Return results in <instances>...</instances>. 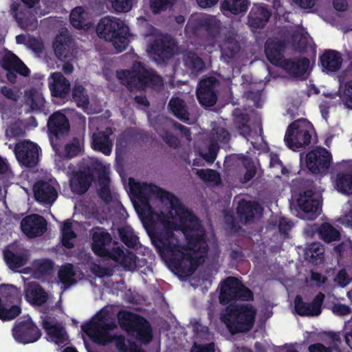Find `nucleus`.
I'll list each match as a JSON object with an SVG mask.
<instances>
[{
	"instance_id": "obj_1",
	"label": "nucleus",
	"mask_w": 352,
	"mask_h": 352,
	"mask_svg": "<svg viewBox=\"0 0 352 352\" xmlns=\"http://www.w3.org/2000/svg\"><path fill=\"white\" fill-rule=\"evenodd\" d=\"M129 185L138 199L136 211L162 228L153 239L161 256L175 268L191 274L207 252L204 231L196 217L174 195L154 184L130 178Z\"/></svg>"
},
{
	"instance_id": "obj_2",
	"label": "nucleus",
	"mask_w": 352,
	"mask_h": 352,
	"mask_svg": "<svg viewBox=\"0 0 352 352\" xmlns=\"http://www.w3.org/2000/svg\"><path fill=\"white\" fill-rule=\"evenodd\" d=\"M116 327V324L109 314L106 310L102 309L89 323L82 325V329L98 344L104 345L114 341L120 352H143L135 344L129 342L126 346L122 336H113L111 331Z\"/></svg>"
},
{
	"instance_id": "obj_3",
	"label": "nucleus",
	"mask_w": 352,
	"mask_h": 352,
	"mask_svg": "<svg viewBox=\"0 0 352 352\" xmlns=\"http://www.w3.org/2000/svg\"><path fill=\"white\" fill-rule=\"evenodd\" d=\"M256 310L249 304L228 307L221 314V320L232 333L250 330L255 320Z\"/></svg>"
},
{
	"instance_id": "obj_4",
	"label": "nucleus",
	"mask_w": 352,
	"mask_h": 352,
	"mask_svg": "<svg viewBox=\"0 0 352 352\" xmlns=\"http://www.w3.org/2000/svg\"><path fill=\"white\" fill-rule=\"evenodd\" d=\"M96 32L98 36L111 42L118 52L123 51L128 45L126 35L129 28L121 19L114 16H106L100 19Z\"/></svg>"
},
{
	"instance_id": "obj_5",
	"label": "nucleus",
	"mask_w": 352,
	"mask_h": 352,
	"mask_svg": "<svg viewBox=\"0 0 352 352\" xmlns=\"http://www.w3.org/2000/svg\"><path fill=\"white\" fill-rule=\"evenodd\" d=\"M117 78L130 89H144L147 85L160 87L162 85V78L151 70L146 68L140 63L133 65L132 70H123L117 72Z\"/></svg>"
},
{
	"instance_id": "obj_6",
	"label": "nucleus",
	"mask_w": 352,
	"mask_h": 352,
	"mask_svg": "<svg viewBox=\"0 0 352 352\" xmlns=\"http://www.w3.org/2000/svg\"><path fill=\"white\" fill-rule=\"evenodd\" d=\"M314 134L312 124L307 119L301 118L289 125L284 140L290 149L296 151L308 145Z\"/></svg>"
},
{
	"instance_id": "obj_7",
	"label": "nucleus",
	"mask_w": 352,
	"mask_h": 352,
	"mask_svg": "<svg viewBox=\"0 0 352 352\" xmlns=\"http://www.w3.org/2000/svg\"><path fill=\"white\" fill-rule=\"evenodd\" d=\"M21 300V292L14 285L0 287V319L10 320L21 313L18 305Z\"/></svg>"
},
{
	"instance_id": "obj_8",
	"label": "nucleus",
	"mask_w": 352,
	"mask_h": 352,
	"mask_svg": "<svg viewBox=\"0 0 352 352\" xmlns=\"http://www.w3.org/2000/svg\"><path fill=\"white\" fill-rule=\"evenodd\" d=\"M118 318L122 329L135 333L142 342L147 343L151 340L150 326L144 318L124 311L119 312Z\"/></svg>"
},
{
	"instance_id": "obj_9",
	"label": "nucleus",
	"mask_w": 352,
	"mask_h": 352,
	"mask_svg": "<svg viewBox=\"0 0 352 352\" xmlns=\"http://www.w3.org/2000/svg\"><path fill=\"white\" fill-rule=\"evenodd\" d=\"M252 298V292L245 287L237 278L228 277L221 285L219 301L222 304L237 299L248 300Z\"/></svg>"
},
{
	"instance_id": "obj_10",
	"label": "nucleus",
	"mask_w": 352,
	"mask_h": 352,
	"mask_svg": "<svg viewBox=\"0 0 352 352\" xmlns=\"http://www.w3.org/2000/svg\"><path fill=\"white\" fill-rule=\"evenodd\" d=\"M331 153L324 148H315L307 154L306 164L309 170L315 174H325L331 163Z\"/></svg>"
},
{
	"instance_id": "obj_11",
	"label": "nucleus",
	"mask_w": 352,
	"mask_h": 352,
	"mask_svg": "<svg viewBox=\"0 0 352 352\" xmlns=\"http://www.w3.org/2000/svg\"><path fill=\"white\" fill-rule=\"evenodd\" d=\"M58 184L55 179L38 181L33 188L35 199L45 206H52L58 197Z\"/></svg>"
},
{
	"instance_id": "obj_12",
	"label": "nucleus",
	"mask_w": 352,
	"mask_h": 352,
	"mask_svg": "<svg viewBox=\"0 0 352 352\" xmlns=\"http://www.w3.org/2000/svg\"><path fill=\"white\" fill-rule=\"evenodd\" d=\"M296 203L299 208L308 215L309 219H314L319 212L321 196L311 190H306L298 195Z\"/></svg>"
},
{
	"instance_id": "obj_13",
	"label": "nucleus",
	"mask_w": 352,
	"mask_h": 352,
	"mask_svg": "<svg viewBox=\"0 0 352 352\" xmlns=\"http://www.w3.org/2000/svg\"><path fill=\"white\" fill-rule=\"evenodd\" d=\"M15 155L21 164L32 167L35 166L38 161L39 148L32 142L23 141L16 144Z\"/></svg>"
},
{
	"instance_id": "obj_14",
	"label": "nucleus",
	"mask_w": 352,
	"mask_h": 352,
	"mask_svg": "<svg viewBox=\"0 0 352 352\" xmlns=\"http://www.w3.org/2000/svg\"><path fill=\"white\" fill-rule=\"evenodd\" d=\"M13 336L17 342L27 344L36 341L41 336V332L28 318L15 325Z\"/></svg>"
},
{
	"instance_id": "obj_15",
	"label": "nucleus",
	"mask_w": 352,
	"mask_h": 352,
	"mask_svg": "<svg viewBox=\"0 0 352 352\" xmlns=\"http://www.w3.org/2000/svg\"><path fill=\"white\" fill-rule=\"evenodd\" d=\"M229 140V133L224 128L218 126L212 129L209 138L208 151L201 153L203 158L207 162H213L221 145L227 143Z\"/></svg>"
},
{
	"instance_id": "obj_16",
	"label": "nucleus",
	"mask_w": 352,
	"mask_h": 352,
	"mask_svg": "<svg viewBox=\"0 0 352 352\" xmlns=\"http://www.w3.org/2000/svg\"><path fill=\"white\" fill-rule=\"evenodd\" d=\"M336 189L342 194H352V161L342 162L335 180Z\"/></svg>"
},
{
	"instance_id": "obj_17",
	"label": "nucleus",
	"mask_w": 352,
	"mask_h": 352,
	"mask_svg": "<svg viewBox=\"0 0 352 352\" xmlns=\"http://www.w3.org/2000/svg\"><path fill=\"white\" fill-rule=\"evenodd\" d=\"M21 228L27 236L33 238L42 235L45 232L47 223L41 216L31 214L22 219Z\"/></svg>"
},
{
	"instance_id": "obj_18",
	"label": "nucleus",
	"mask_w": 352,
	"mask_h": 352,
	"mask_svg": "<svg viewBox=\"0 0 352 352\" xmlns=\"http://www.w3.org/2000/svg\"><path fill=\"white\" fill-rule=\"evenodd\" d=\"M43 325L47 334V340L57 345L66 344L68 337L64 328L54 318L45 316L43 318Z\"/></svg>"
},
{
	"instance_id": "obj_19",
	"label": "nucleus",
	"mask_w": 352,
	"mask_h": 352,
	"mask_svg": "<svg viewBox=\"0 0 352 352\" xmlns=\"http://www.w3.org/2000/svg\"><path fill=\"white\" fill-rule=\"evenodd\" d=\"M1 67L8 72L7 78L9 81L13 82L15 80L14 72H17L23 76H28V68L13 54L6 53L1 60Z\"/></svg>"
},
{
	"instance_id": "obj_20",
	"label": "nucleus",
	"mask_w": 352,
	"mask_h": 352,
	"mask_svg": "<svg viewBox=\"0 0 352 352\" xmlns=\"http://www.w3.org/2000/svg\"><path fill=\"white\" fill-rule=\"evenodd\" d=\"M216 84L217 80L214 77L204 78L200 82L197 96L203 106L210 107L216 102L217 97L214 91Z\"/></svg>"
},
{
	"instance_id": "obj_21",
	"label": "nucleus",
	"mask_w": 352,
	"mask_h": 352,
	"mask_svg": "<svg viewBox=\"0 0 352 352\" xmlns=\"http://www.w3.org/2000/svg\"><path fill=\"white\" fill-rule=\"evenodd\" d=\"M324 295L320 293L314 299L311 303L308 304L302 301V298L297 296L294 300L295 310L300 316H318L321 313V306Z\"/></svg>"
},
{
	"instance_id": "obj_22",
	"label": "nucleus",
	"mask_w": 352,
	"mask_h": 352,
	"mask_svg": "<svg viewBox=\"0 0 352 352\" xmlns=\"http://www.w3.org/2000/svg\"><path fill=\"white\" fill-rule=\"evenodd\" d=\"M73 47V41L67 32H61L56 37L54 43V52L60 60H69L74 56Z\"/></svg>"
},
{
	"instance_id": "obj_23",
	"label": "nucleus",
	"mask_w": 352,
	"mask_h": 352,
	"mask_svg": "<svg viewBox=\"0 0 352 352\" xmlns=\"http://www.w3.org/2000/svg\"><path fill=\"white\" fill-rule=\"evenodd\" d=\"M310 62L307 58L285 59L280 67L288 75L299 77L305 75L309 70Z\"/></svg>"
},
{
	"instance_id": "obj_24",
	"label": "nucleus",
	"mask_w": 352,
	"mask_h": 352,
	"mask_svg": "<svg viewBox=\"0 0 352 352\" xmlns=\"http://www.w3.org/2000/svg\"><path fill=\"white\" fill-rule=\"evenodd\" d=\"M47 126L50 133L56 138L63 136L69 131V122L60 112L54 113L50 117Z\"/></svg>"
},
{
	"instance_id": "obj_25",
	"label": "nucleus",
	"mask_w": 352,
	"mask_h": 352,
	"mask_svg": "<svg viewBox=\"0 0 352 352\" xmlns=\"http://www.w3.org/2000/svg\"><path fill=\"white\" fill-rule=\"evenodd\" d=\"M24 292L26 300L33 305H41L47 299V294L36 282L25 284Z\"/></svg>"
},
{
	"instance_id": "obj_26",
	"label": "nucleus",
	"mask_w": 352,
	"mask_h": 352,
	"mask_svg": "<svg viewBox=\"0 0 352 352\" xmlns=\"http://www.w3.org/2000/svg\"><path fill=\"white\" fill-rule=\"evenodd\" d=\"M69 82L59 72L51 74L49 79V87L54 97H65L69 92Z\"/></svg>"
},
{
	"instance_id": "obj_27",
	"label": "nucleus",
	"mask_w": 352,
	"mask_h": 352,
	"mask_svg": "<svg viewBox=\"0 0 352 352\" xmlns=\"http://www.w3.org/2000/svg\"><path fill=\"white\" fill-rule=\"evenodd\" d=\"M110 234L101 229H97L92 234V250L99 256L109 254L107 245L111 242Z\"/></svg>"
},
{
	"instance_id": "obj_28",
	"label": "nucleus",
	"mask_w": 352,
	"mask_h": 352,
	"mask_svg": "<svg viewBox=\"0 0 352 352\" xmlns=\"http://www.w3.org/2000/svg\"><path fill=\"white\" fill-rule=\"evenodd\" d=\"M284 45L279 41L269 39L265 44V54L268 60L273 65L280 67L283 59L282 52Z\"/></svg>"
},
{
	"instance_id": "obj_29",
	"label": "nucleus",
	"mask_w": 352,
	"mask_h": 352,
	"mask_svg": "<svg viewBox=\"0 0 352 352\" xmlns=\"http://www.w3.org/2000/svg\"><path fill=\"white\" fill-rule=\"evenodd\" d=\"M261 210V208L258 204L241 200L239 203L237 214L241 221L248 223L256 215H260Z\"/></svg>"
},
{
	"instance_id": "obj_30",
	"label": "nucleus",
	"mask_w": 352,
	"mask_h": 352,
	"mask_svg": "<svg viewBox=\"0 0 352 352\" xmlns=\"http://www.w3.org/2000/svg\"><path fill=\"white\" fill-rule=\"evenodd\" d=\"M111 129H107L106 132H97L92 136V147L94 150L99 151L106 155H110L112 149V142L109 138L111 134Z\"/></svg>"
},
{
	"instance_id": "obj_31",
	"label": "nucleus",
	"mask_w": 352,
	"mask_h": 352,
	"mask_svg": "<svg viewBox=\"0 0 352 352\" xmlns=\"http://www.w3.org/2000/svg\"><path fill=\"white\" fill-rule=\"evenodd\" d=\"M110 257L120 263L124 269L132 271L136 267V256L131 252H124L119 248H114L109 254Z\"/></svg>"
},
{
	"instance_id": "obj_32",
	"label": "nucleus",
	"mask_w": 352,
	"mask_h": 352,
	"mask_svg": "<svg viewBox=\"0 0 352 352\" xmlns=\"http://www.w3.org/2000/svg\"><path fill=\"white\" fill-rule=\"evenodd\" d=\"M170 41L164 35H159L148 50L151 56L157 55L159 58L164 59L168 57L170 52Z\"/></svg>"
},
{
	"instance_id": "obj_33",
	"label": "nucleus",
	"mask_w": 352,
	"mask_h": 352,
	"mask_svg": "<svg viewBox=\"0 0 352 352\" xmlns=\"http://www.w3.org/2000/svg\"><path fill=\"white\" fill-rule=\"evenodd\" d=\"M322 67L328 72L338 70L342 63V58L340 53L334 50H327L320 57Z\"/></svg>"
},
{
	"instance_id": "obj_34",
	"label": "nucleus",
	"mask_w": 352,
	"mask_h": 352,
	"mask_svg": "<svg viewBox=\"0 0 352 352\" xmlns=\"http://www.w3.org/2000/svg\"><path fill=\"white\" fill-rule=\"evenodd\" d=\"M4 256L7 264L12 269L21 267L28 259L26 251L16 252L14 246L9 247V249L5 251Z\"/></svg>"
},
{
	"instance_id": "obj_35",
	"label": "nucleus",
	"mask_w": 352,
	"mask_h": 352,
	"mask_svg": "<svg viewBox=\"0 0 352 352\" xmlns=\"http://www.w3.org/2000/svg\"><path fill=\"white\" fill-rule=\"evenodd\" d=\"M70 22L78 29L88 28L91 25L89 12L82 7H76L70 13Z\"/></svg>"
},
{
	"instance_id": "obj_36",
	"label": "nucleus",
	"mask_w": 352,
	"mask_h": 352,
	"mask_svg": "<svg viewBox=\"0 0 352 352\" xmlns=\"http://www.w3.org/2000/svg\"><path fill=\"white\" fill-rule=\"evenodd\" d=\"M270 16V12L261 5H255L249 14L250 25L254 28H261L264 25Z\"/></svg>"
},
{
	"instance_id": "obj_37",
	"label": "nucleus",
	"mask_w": 352,
	"mask_h": 352,
	"mask_svg": "<svg viewBox=\"0 0 352 352\" xmlns=\"http://www.w3.org/2000/svg\"><path fill=\"white\" fill-rule=\"evenodd\" d=\"M82 274L80 272L74 270L71 264H66L61 267L58 272L60 281L64 285L65 289L82 278Z\"/></svg>"
},
{
	"instance_id": "obj_38",
	"label": "nucleus",
	"mask_w": 352,
	"mask_h": 352,
	"mask_svg": "<svg viewBox=\"0 0 352 352\" xmlns=\"http://www.w3.org/2000/svg\"><path fill=\"white\" fill-rule=\"evenodd\" d=\"M169 107L174 115L182 121L190 124L196 121L195 118L189 116L182 100L173 98L169 102Z\"/></svg>"
},
{
	"instance_id": "obj_39",
	"label": "nucleus",
	"mask_w": 352,
	"mask_h": 352,
	"mask_svg": "<svg viewBox=\"0 0 352 352\" xmlns=\"http://www.w3.org/2000/svg\"><path fill=\"white\" fill-rule=\"evenodd\" d=\"M197 24L200 27H206L208 30H216L220 28V22L212 16L199 14L193 16L188 23V27Z\"/></svg>"
},
{
	"instance_id": "obj_40",
	"label": "nucleus",
	"mask_w": 352,
	"mask_h": 352,
	"mask_svg": "<svg viewBox=\"0 0 352 352\" xmlns=\"http://www.w3.org/2000/svg\"><path fill=\"white\" fill-rule=\"evenodd\" d=\"M92 181L89 174L76 173L71 179V188L76 193H84Z\"/></svg>"
},
{
	"instance_id": "obj_41",
	"label": "nucleus",
	"mask_w": 352,
	"mask_h": 352,
	"mask_svg": "<svg viewBox=\"0 0 352 352\" xmlns=\"http://www.w3.org/2000/svg\"><path fill=\"white\" fill-rule=\"evenodd\" d=\"M25 103L32 110H41L44 107L45 99L40 91L30 89L25 93Z\"/></svg>"
},
{
	"instance_id": "obj_42",
	"label": "nucleus",
	"mask_w": 352,
	"mask_h": 352,
	"mask_svg": "<svg viewBox=\"0 0 352 352\" xmlns=\"http://www.w3.org/2000/svg\"><path fill=\"white\" fill-rule=\"evenodd\" d=\"M324 249L320 243H313L309 245L305 250V258L316 264L320 263L324 258Z\"/></svg>"
},
{
	"instance_id": "obj_43",
	"label": "nucleus",
	"mask_w": 352,
	"mask_h": 352,
	"mask_svg": "<svg viewBox=\"0 0 352 352\" xmlns=\"http://www.w3.org/2000/svg\"><path fill=\"white\" fill-rule=\"evenodd\" d=\"M248 0H223L221 8L223 11L230 12L233 14L245 12L248 7Z\"/></svg>"
},
{
	"instance_id": "obj_44",
	"label": "nucleus",
	"mask_w": 352,
	"mask_h": 352,
	"mask_svg": "<svg viewBox=\"0 0 352 352\" xmlns=\"http://www.w3.org/2000/svg\"><path fill=\"white\" fill-rule=\"evenodd\" d=\"M320 238L330 243L340 239V232L328 223H322L318 229Z\"/></svg>"
},
{
	"instance_id": "obj_45",
	"label": "nucleus",
	"mask_w": 352,
	"mask_h": 352,
	"mask_svg": "<svg viewBox=\"0 0 352 352\" xmlns=\"http://www.w3.org/2000/svg\"><path fill=\"white\" fill-rule=\"evenodd\" d=\"M184 61L185 65L195 74L201 72L204 68V61L194 53H186Z\"/></svg>"
},
{
	"instance_id": "obj_46",
	"label": "nucleus",
	"mask_w": 352,
	"mask_h": 352,
	"mask_svg": "<svg viewBox=\"0 0 352 352\" xmlns=\"http://www.w3.org/2000/svg\"><path fill=\"white\" fill-rule=\"evenodd\" d=\"M74 225L69 221L63 223L62 228V241L64 246L71 248L74 246L76 234L74 231Z\"/></svg>"
},
{
	"instance_id": "obj_47",
	"label": "nucleus",
	"mask_w": 352,
	"mask_h": 352,
	"mask_svg": "<svg viewBox=\"0 0 352 352\" xmlns=\"http://www.w3.org/2000/svg\"><path fill=\"white\" fill-rule=\"evenodd\" d=\"M222 56L226 61L234 57L239 50L238 43L234 38H228L221 45Z\"/></svg>"
},
{
	"instance_id": "obj_48",
	"label": "nucleus",
	"mask_w": 352,
	"mask_h": 352,
	"mask_svg": "<svg viewBox=\"0 0 352 352\" xmlns=\"http://www.w3.org/2000/svg\"><path fill=\"white\" fill-rule=\"evenodd\" d=\"M52 263L48 259H38L32 263L33 274L35 278H39L44 274L49 273L52 269Z\"/></svg>"
},
{
	"instance_id": "obj_49",
	"label": "nucleus",
	"mask_w": 352,
	"mask_h": 352,
	"mask_svg": "<svg viewBox=\"0 0 352 352\" xmlns=\"http://www.w3.org/2000/svg\"><path fill=\"white\" fill-rule=\"evenodd\" d=\"M19 8V5L13 3L11 6V11L14 14L16 19L19 25L26 30H34L37 26V21L34 16L23 18L16 11Z\"/></svg>"
},
{
	"instance_id": "obj_50",
	"label": "nucleus",
	"mask_w": 352,
	"mask_h": 352,
	"mask_svg": "<svg viewBox=\"0 0 352 352\" xmlns=\"http://www.w3.org/2000/svg\"><path fill=\"white\" fill-rule=\"evenodd\" d=\"M73 98L78 107L87 109L89 99L85 89L81 85H76L73 91Z\"/></svg>"
},
{
	"instance_id": "obj_51",
	"label": "nucleus",
	"mask_w": 352,
	"mask_h": 352,
	"mask_svg": "<svg viewBox=\"0 0 352 352\" xmlns=\"http://www.w3.org/2000/svg\"><path fill=\"white\" fill-rule=\"evenodd\" d=\"M340 98L347 108L352 109V80L340 87Z\"/></svg>"
},
{
	"instance_id": "obj_52",
	"label": "nucleus",
	"mask_w": 352,
	"mask_h": 352,
	"mask_svg": "<svg viewBox=\"0 0 352 352\" xmlns=\"http://www.w3.org/2000/svg\"><path fill=\"white\" fill-rule=\"evenodd\" d=\"M331 340L332 341L329 342V346H326L320 343L310 345L309 346V352H333V350L337 348L339 340L336 335L331 337Z\"/></svg>"
},
{
	"instance_id": "obj_53",
	"label": "nucleus",
	"mask_w": 352,
	"mask_h": 352,
	"mask_svg": "<svg viewBox=\"0 0 352 352\" xmlns=\"http://www.w3.org/2000/svg\"><path fill=\"white\" fill-rule=\"evenodd\" d=\"M195 173L206 182L218 184L220 182L219 175L212 169H196Z\"/></svg>"
},
{
	"instance_id": "obj_54",
	"label": "nucleus",
	"mask_w": 352,
	"mask_h": 352,
	"mask_svg": "<svg viewBox=\"0 0 352 352\" xmlns=\"http://www.w3.org/2000/svg\"><path fill=\"white\" fill-rule=\"evenodd\" d=\"M108 1L111 3L112 8L119 13L127 12L133 6V0H108Z\"/></svg>"
},
{
	"instance_id": "obj_55",
	"label": "nucleus",
	"mask_w": 352,
	"mask_h": 352,
	"mask_svg": "<svg viewBox=\"0 0 352 352\" xmlns=\"http://www.w3.org/2000/svg\"><path fill=\"white\" fill-rule=\"evenodd\" d=\"M1 93L5 98L12 101H17L22 94L19 87H10L8 86L1 87Z\"/></svg>"
},
{
	"instance_id": "obj_56",
	"label": "nucleus",
	"mask_w": 352,
	"mask_h": 352,
	"mask_svg": "<svg viewBox=\"0 0 352 352\" xmlns=\"http://www.w3.org/2000/svg\"><path fill=\"white\" fill-rule=\"evenodd\" d=\"M82 146L83 143L81 140L74 139L70 143L66 145V154L70 157H74L78 155L82 151Z\"/></svg>"
},
{
	"instance_id": "obj_57",
	"label": "nucleus",
	"mask_w": 352,
	"mask_h": 352,
	"mask_svg": "<svg viewBox=\"0 0 352 352\" xmlns=\"http://www.w3.org/2000/svg\"><path fill=\"white\" fill-rule=\"evenodd\" d=\"M243 163L246 168V172L244 175V182H247L255 175L256 168L253 162L249 159H245Z\"/></svg>"
},
{
	"instance_id": "obj_58",
	"label": "nucleus",
	"mask_w": 352,
	"mask_h": 352,
	"mask_svg": "<svg viewBox=\"0 0 352 352\" xmlns=\"http://www.w3.org/2000/svg\"><path fill=\"white\" fill-rule=\"evenodd\" d=\"M340 221L345 226L352 228V208L350 203L346 205L344 214L340 217Z\"/></svg>"
},
{
	"instance_id": "obj_59",
	"label": "nucleus",
	"mask_w": 352,
	"mask_h": 352,
	"mask_svg": "<svg viewBox=\"0 0 352 352\" xmlns=\"http://www.w3.org/2000/svg\"><path fill=\"white\" fill-rule=\"evenodd\" d=\"M175 0H151V8L154 13H157L163 10L166 6L173 3Z\"/></svg>"
},
{
	"instance_id": "obj_60",
	"label": "nucleus",
	"mask_w": 352,
	"mask_h": 352,
	"mask_svg": "<svg viewBox=\"0 0 352 352\" xmlns=\"http://www.w3.org/2000/svg\"><path fill=\"white\" fill-rule=\"evenodd\" d=\"M27 47L31 49L35 54L39 55L43 50V44L39 39L32 38L27 43Z\"/></svg>"
},
{
	"instance_id": "obj_61",
	"label": "nucleus",
	"mask_w": 352,
	"mask_h": 352,
	"mask_svg": "<svg viewBox=\"0 0 352 352\" xmlns=\"http://www.w3.org/2000/svg\"><path fill=\"white\" fill-rule=\"evenodd\" d=\"M351 308L345 305L336 304L332 307V311L338 316H345L351 313Z\"/></svg>"
},
{
	"instance_id": "obj_62",
	"label": "nucleus",
	"mask_w": 352,
	"mask_h": 352,
	"mask_svg": "<svg viewBox=\"0 0 352 352\" xmlns=\"http://www.w3.org/2000/svg\"><path fill=\"white\" fill-rule=\"evenodd\" d=\"M350 278L346 274V271L344 270H340L338 274L336 275V277L335 278V280L342 287H344L349 283L350 282Z\"/></svg>"
},
{
	"instance_id": "obj_63",
	"label": "nucleus",
	"mask_w": 352,
	"mask_h": 352,
	"mask_svg": "<svg viewBox=\"0 0 352 352\" xmlns=\"http://www.w3.org/2000/svg\"><path fill=\"white\" fill-rule=\"evenodd\" d=\"M294 42L298 41L297 45L298 48H303L308 42L307 34L303 32L296 34L294 36Z\"/></svg>"
},
{
	"instance_id": "obj_64",
	"label": "nucleus",
	"mask_w": 352,
	"mask_h": 352,
	"mask_svg": "<svg viewBox=\"0 0 352 352\" xmlns=\"http://www.w3.org/2000/svg\"><path fill=\"white\" fill-rule=\"evenodd\" d=\"M191 352H214V344L210 343L204 345L195 344Z\"/></svg>"
}]
</instances>
